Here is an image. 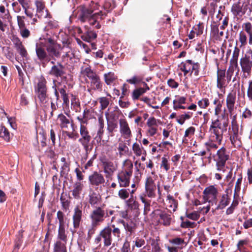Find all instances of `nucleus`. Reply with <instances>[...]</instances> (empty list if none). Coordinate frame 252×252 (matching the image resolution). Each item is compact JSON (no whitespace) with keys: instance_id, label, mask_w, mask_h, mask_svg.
I'll list each match as a JSON object with an SVG mask.
<instances>
[{"instance_id":"nucleus-19","label":"nucleus","mask_w":252,"mask_h":252,"mask_svg":"<svg viewBox=\"0 0 252 252\" xmlns=\"http://www.w3.org/2000/svg\"><path fill=\"white\" fill-rule=\"evenodd\" d=\"M156 186L152 177H148L145 182V190L149 197L154 198L156 196Z\"/></svg>"},{"instance_id":"nucleus-26","label":"nucleus","mask_w":252,"mask_h":252,"mask_svg":"<svg viewBox=\"0 0 252 252\" xmlns=\"http://www.w3.org/2000/svg\"><path fill=\"white\" fill-rule=\"evenodd\" d=\"M97 36L94 31L88 30L81 36V38L83 41L92 42L96 38Z\"/></svg>"},{"instance_id":"nucleus-12","label":"nucleus","mask_w":252,"mask_h":252,"mask_svg":"<svg viewBox=\"0 0 252 252\" xmlns=\"http://www.w3.org/2000/svg\"><path fill=\"white\" fill-rule=\"evenodd\" d=\"M242 71L245 77L250 75L252 68V61L249 56L245 54L240 61Z\"/></svg>"},{"instance_id":"nucleus-49","label":"nucleus","mask_w":252,"mask_h":252,"mask_svg":"<svg viewBox=\"0 0 252 252\" xmlns=\"http://www.w3.org/2000/svg\"><path fill=\"white\" fill-rule=\"evenodd\" d=\"M226 86V84L225 78H217V87L218 88L222 91L223 89L225 88Z\"/></svg>"},{"instance_id":"nucleus-28","label":"nucleus","mask_w":252,"mask_h":252,"mask_svg":"<svg viewBox=\"0 0 252 252\" xmlns=\"http://www.w3.org/2000/svg\"><path fill=\"white\" fill-rule=\"evenodd\" d=\"M83 184L80 182H76L73 185V189L72 190V195L76 199L80 197V194L83 188Z\"/></svg>"},{"instance_id":"nucleus-40","label":"nucleus","mask_w":252,"mask_h":252,"mask_svg":"<svg viewBox=\"0 0 252 252\" xmlns=\"http://www.w3.org/2000/svg\"><path fill=\"white\" fill-rule=\"evenodd\" d=\"M213 130V133L215 135V140L219 143H220L222 139L223 129L220 130L219 128H211Z\"/></svg>"},{"instance_id":"nucleus-10","label":"nucleus","mask_w":252,"mask_h":252,"mask_svg":"<svg viewBox=\"0 0 252 252\" xmlns=\"http://www.w3.org/2000/svg\"><path fill=\"white\" fill-rule=\"evenodd\" d=\"M35 52L37 59L42 64L50 62L47 51L43 46L42 42L36 43L35 45Z\"/></svg>"},{"instance_id":"nucleus-36","label":"nucleus","mask_w":252,"mask_h":252,"mask_svg":"<svg viewBox=\"0 0 252 252\" xmlns=\"http://www.w3.org/2000/svg\"><path fill=\"white\" fill-rule=\"evenodd\" d=\"M58 237L63 242L66 243L67 236L65 234L64 225H59Z\"/></svg>"},{"instance_id":"nucleus-21","label":"nucleus","mask_w":252,"mask_h":252,"mask_svg":"<svg viewBox=\"0 0 252 252\" xmlns=\"http://www.w3.org/2000/svg\"><path fill=\"white\" fill-rule=\"evenodd\" d=\"M80 134L81 137L78 139L79 143H90L92 137L86 126L80 125Z\"/></svg>"},{"instance_id":"nucleus-46","label":"nucleus","mask_w":252,"mask_h":252,"mask_svg":"<svg viewBox=\"0 0 252 252\" xmlns=\"http://www.w3.org/2000/svg\"><path fill=\"white\" fill-rule=\"evenodd\" d=\"M99 102L100 103V108L102 110L106 109L109 104V100L106 97H100Z\"/></svg>"},{"instance_id":"nucleus-44","label":"nucleus","mask_w":252,"mask_h":252,"mask_svg":"<svg viewBox=\"0 0 252 252\" xmlns=\"http://www.w3.org/2000/svg\"><path fill=\"white\" fill-rule=\"evenodd\" d=\"M129 191V189H121L118 192V195L121 199L125 200L128 197Z\"/></svg>"},{"instance_id":"nucleus-29","label":"nucleus","mask_w":252,"mask_h":252,"mask_svg":"<svg viewBox=\"0 0 252 252\" xmlns=\"http://www.w3.org/2000/svg\"><path fill=\"white\" fill-rule=\"evenodd\" d=\"M35 3L36 7V15L38 17L41 18L42 17L44 10H45V14L44 16L46 17L48 15L47 10L45 9V5L44 3L42 1L36 0L35 1Z\"/></svg>"},{"instance_id":"nucleus-56","label":"nucleus","mask_w":252,"mask_h":252,"mask_svg":"<svg viewBox=\"0 0 252 252\" xmlns=\"http://www.w3.org/2000/svg\"><path fill=\"white\" fill-rule=\"evenodd\" d=\"M247 35L244 32L241 31L239 33V41L241 43L240 47L245 46L247 44Z\"/></svg>"},{"instance_id":"nucleus-25","label":"nucleus","mask_w":252,"mask_h":252,"mask_svg":"<svg viewBox=\"0 0 252 252\" xmlns=\"http://www.w3.org/2000/svg\"><path fill=\"white\" fill-rule=\"evenodd\" d=\"M89 202L93 207H99L98 206L101 202V197L99 194L93 192L89 195Z\"/></svg>"},{"instance_id":"nucleus-2","label":"nucleus","mask_w":252,"mask_h":252,"mask_svg":"<svg viewBox=\"0 0 252 252\" xmlns=\"http://www.w3.org/2000/svg\"><path fill=\"white\" fill-rule=\"evenodd\" d=\"M47 82L43 75L37 77L34 84V91L39 100L42 104L47 103L48 98Z\"/></svg>"},{"instance_id":"nucleus-23","label":"nucleus","mask_w":252,"mask_h":252,"mask_svg":"<svg viewBox=\"0 0 252 252\" xmlns=\"http://www.w3.org/2000/svg\"><path fill=\"white\" fill-rule=\"evenodd\" d=\"M228 190L226 189L225 191V194H223L219 201V204L216 207L217 210H222L225 208L230 203V198L228 195Z\"/></svg>"},{"instance_id":"nucleus-11","label":"nucleus","mask_w":252,"mask_h":252,"mask_svg":"<svg viewBox=\"0 0 252 252\" xmlns=\"http://www.w3.org/2000/svg\"><path fill=\"white\" fill-rule=\"evenodd\" d=\"M58 121L59 125L61 129H68L69 126L70 125L72 129L75 131L73 121L69 115L67 114L66 116L61 113L58 116Z\"/></svg>"},{"instance_id":"nucleus-55","label":"nucleus","mask_w":252,"mask_h":252,"mask_svg":"<svg viewBox=\"0 0 252 252\" xmlns=\"http://www.w3.org/2000/svg\"><path fill=\"white\" fill-rule=\"evenodd\" d=\"M81 145L83 146L84 150H85V153L87 154H89L90 152L92 150L93 145V144L90 146V143H87V142H83V143H80Z\"/></svg>"},{"instance_id":"nucleus-58","label":"nucleus","mask_w":252,"mask_h":252,"mask_svg":"<svg viewBox=\"0 0 252 252\" xmlns=\"http://www.w3.org/2000/svg\"><path fill=\"white\" fill-rule=\"evenodd\" d=\"M195 226V222H191L188 220L183 221L181 224V227L184 228H193Z\"/></svg>"},{"instance_id":"nucleus-4","label":"nucleus","mask_w":252,"mask_h":252,"mask_svg":"<svg viewBox=\"0 0 252 252\" xmlns=\"http://www.w3.org/2000/svg\"><path fill=\"white\" fill-rule=\"evenodd\" d=\"M229 152L224 147L218 150L216 155L214 156V159L216 162V165L218 171L225 172L226 162L229 159Z\"/></svg>"},{"instance_id":"nucleus-45","label":"nucleus","mask_w":252,"mask_h":252,"mask_svg":"<svg viewBox=\"0 0 252 252\" xmlns=\"http://www.w3.org/2000/svg\"><path fill=\"white\" fill-rule=\"evenodd\" d=\"M121 252H131L130 247V241L128 237H126L125 242L121 248Z\"/></svg>"},{"instance_id":"nucleus-22","label":"nucleus","mask_w":252,"mask_h":252,"mask_svg":"<svg viewBox=\"0 0 252 252\" xmlns=\"http://www.w3.org/2000/svg\"><path fill=\"white\" fill-rule=\"evenodd\" d=\"M236 101V93H230L227 96L226 98V106L228 112L231 115H232V112L234 110V105Z\"/></svg>"},{"instance_id":"nucleus-9","label":"nucleus","mask_w":252,"mask_h":252,"mask_svg":"<svg viewBox=\"0 0 252 252\" xmlns=\"http://www.w3.org/2000/svg\"><path fill=\"white\" fill-rule=\"evenodd\" d=\"M151 216L159 217V222L165 226L170 225L172 221V217L170 213L160 209H156L152 212Z\"/></svg>"},{"instance_id":"nucleus-51","label":"nucleus","mask_w":252,"mask_h":252,"mask_svg":"<svg viewBox=\"0 0 252 252\" xmlns=\"http://www.w3.org/2000/svg\"><path fill=\"white\" fill-rule=\"evenodd\" d=\"M197 104L200 108L205 109L209 105L210 102L208 98H203L198 101Z\"/></svg>"},{"instance_id":"nucleus-24","label":"nucleus","mask_w":252,"mask_h":252,"mask_svg":"<svg viewBox=\"0 0 252 252\" xmlns=\"http://www.w3.org/2000/svg\"><path fill=\"white\" fill-rule=\"evenodd\" d=\"M193 62L190 60H188L185 62H182L179 66L180 69L184 72V76L190 72V75L192 74V66Z\"/></svg>"},{"instance_id":"nucleus-15","label":"nucleus","mask_w":252,"mask_h":252,"mask_svg":"<svg viewBox=\"0 0 252 252\" xmlns=\"http://www.w3.org/2000/svg\"><path fill=\"white\" fill-rule=\"evenodd\" d=\"M101 162L106 178H110L117 170V165L113 162L107 159L102 160Z\"/></svg>"},{"instance_id":"nucleus-7","label":"nucleus","mask_w":252,"mask_h":252,"mask_svg":"<svg viewBox=\"0 0 252 252\" xmlns=\"http://www.w3.org/2000/svg\"><path fill=\"white\" fill-rule=\"evenodd\" d=\"M250 4V0L247 1L241 2L239 1L234 3L231 7V12L235 16H242L245 14L247 11L249 9L250 12H252V8L249 7Z\"/></svg>"},{"instance_id":"nucleus-61","label":"nucleus","mask_w":252,"mask_h":252,"mask_svg":"<svg viewBox=\"0 0 252 252\" xmlns=\"http://www.w3.org/2000/svg\"><path fill=\"white\" fill-rule=\"evenodd\" d=\"M123 164L126 167V171H129L132 172L133 164L130 160H125Z\"/></svg>"},{"instance_id":"nucleus-3","label":"nucleus","mask_w":252,"mask_h":252,"mask_svg":"<svg viewBox=\"0 0 252 252\" xmlns=\"http://www.w3.org/2000/svg\"><path fill=\"white\" fill-rule=\"evenodd\" d=\"M81 73L86 76L91 81V88L94 91H102L103 83L101 82L99 76L94 72L90 66L81 69Z\"/></svg>"},{"instance_id":"nucleus-17","label":"nucleus","mask_w":252,"mask_h":252,"mask_svg":"<svg viewBox=\"0 0 252 252\" xmlns=\"http://www.w3.org/2000/svg\"><path fill=\"white\" fill-rule=\"evenodd\" d=\"M120 132L125 139H130L132 137V132L126 120L121 119L119 120Z\"/></svg>"},{"instance_id":"nucleus-48","label":"nucleus","mask_w":252,"mask_h":252,"mask_svg":"<svg viewBox=\"0 0 252 252\" xmlns=\"http://www.w3.org/2000/svg\"><path fill=\"white\" fill-rule=\"evenodd\" d=\"M39 135H41V139L40 140V145L38 146V150L41 152H43V151L45 150V148L47 146L46 142V138L43 134L39 133Z\"/></svg>"},{"instance_id":"nucleus-54","label":"nucleus","mask_w":252,"mask_h":252,"mask_svg":"<svg viewBox=\"0 0 252 252\" xmlns=\"http://www.w3.org/2000/svg\"><path fill=\"white\" fill-rule=\"evenodd\" d=\"M242 174L239 175V178L237 179V182L236 183L235 187V190H234V196L235 194L240 191L241 189V184L242 181Z\"/></svg>"},{"instance_id":"nucleus-5","label":"nucleus","mask_w":252,"mask_h":252,"mask_svg":"<svg viewBox=\"0 0 252 252\" xmlns=\"http://www.w3.org/2000/svg\"><path fill=\"white\" fill-rule=\"evenodd\" d=\"M93 11L85 5H81L77 7L76 17L80 22L84 23L94 18L95 15H93Z\"/></svg>"},{"instance_id":"nucleus-52","label":"nucleus","mask_w":252,"mask_h":252,"mask_svg":"<svg viewBox=\"0 0 252 252\" xmlns=\"http://www.w3.org/2000/svg\"><path fill=\"white\" fill-rule=\"evenodd\" d=\"M142 81V77L140 76H133L131 78L126 80V82L131 84H136L138 83L141 82Z\"/></svg>"},{"instance_id":"nucleus-60","label":"nucleus","mask_w":252,"mask_h":252,"mask_svg":"<svg viewBox=\"0 0 252 252\" xmlns=\"http://www.w3.org/2000/svg\"><path fill=\"white\" fill-rule=\"evenodd\" d=\"M57 219L59 220V225H64V214H63V213L61 211H59L57 212Z\"/></svg>"},{"instance_id":"nucleus-41","label":"nucleus","mask_w":252,"mask_h":252,"mask_svg":"<svg viewBox=\"0 0 252 252\" xmlns=\"http://www.w3.org/2000/svg\"><path fill=\"white\" fill-rule=\"evenodd\" d=\"M0 137L2 138L6 141H8L10 139V135L8 130L3 126H0Z\"/></svg>"},{"instance_id":"nucleus-64","label":"nucleus","mask_w":252,"mask_h":252,"mask_svg":"<svg viewBox=\"0 0 252 252\" xmlns=\"http://www.w3.org/2000/svg\"><path fill=\"white\" fill-rule=\"evenodd\" d=\"M247 96L249 100L252 102V80L249 82V87L247 91Z\"/></svg>"},{"instance_id":"nucleus-16","label":"nucleus","mask_w":252,"mask_h":252,"mask_svg":"<svg viewBox=\"0 0 252 252\" xmlns=\"http://www.w3.org/2000/svg\"><path fill=\"white\" fill-rule=\"evenodd\" d=\"M44 47L47 51L50 61L51 59L55 61L57 58L61 57V51L62 50L61 44H57L53 46H44Z\"/></svg>"},{"instance_id":"nucleus-35","label":"nucleus","mask_w":252,"mask_h":252,"mask_svg":"<svg viewBox=\"0 0 252 252\" xmlns=\"http://www.w3.org/2000/svg\"><path fill=\"white\" fill-rule=\"evenodd\" d=\"M117 177L121 187H126L129 186L130 183L129 178L126 177L125 175L120 174H118Z\"/></svg>"},{"instance_id":"nucleus-43","label":"nucleus","mask_w":252,"mask_h":252,"mask_svg":"<svg viewBox=\"0 0 252 252\" xmlns=\"http://www.w3.org/2000/svg\"><path fill=\"white\" fill-rule=\"evenodd\" d=\"M239 53L240 49L237 47L236 46L233 51V56L230 60V62L232 63L235 64L236 65H237V61L239 55Z\"/></svg>"},{"instance_id":"nucleus-6","label":"nucleus","mask_w":252,"mask_h":252,"mask_svg":"<svg viewBox=\"0 0 252 252\" xmlns=\"http://www.w3.org/2000/svg\"><path fill=\"white\" fill-rule=\"evenodd\" d=\"M108 213H105L102 207H96L90 215L92 220V224L93 226H96L102 222L105 218L108 217Z\"/></svg>"},{"instance_id":"nucleus-57","label":"nucleus","mask_w":252,"mask_h":252,"mask_svg":"<svg viewBox=\"0 0 252 252\" xmlns=\"http://www.w3.org/2000/svg\"><path fill=\"white\" fill-rule=\"evenodd\" d=\"M170 243L174 245H181L185 243L184 240L182 238L176 237L169 240Z\"/></svg>"},{"instance_id":"nucleus-31","label":"nucleus","mask_w":252,"mask_h":252,"mask_svg":"<svg viewBox=\"0 0 252 252\" xmlns=\"http://www.w3.org/2000/svg\"><path fill=\"white\" fill-rule=\"evenodd\" d=\"M23 234L22 231H19L18 234L16 235V238L15 240V245L13 251L12 252H17L20 248L21 244L23 242Z\"/></svg>"},{"instance_id":"nucleus-53","label":"nucleus","mask_w":252,"mask_h":252,"mask_svg":"<svg viewBox=\"0 0 252 252\" xmlns=\"http://www.w3.org/2000/svg\"><path fill=\"white\" fill-rule=\"evenodd\" d=\"M43 152H44L45 155L50 158H54L56 157V154L52 147H48L46 150Z\"/></svg>"},{"instance_id":"nucleus-14","label":"nucleus","mask_w":252,"mask_h":252,"mask_svg":"<svg viewBox=\"0 0 252 252\" xmlns=\"http://www.w3.org/2000/svg\"><path fill=\"white\" fill-rule=\"evenodd\" d=\"M218 191L214 186L211 185L206 188L203 190V199L205 201L211 202L217 201Z\"/></svg>"},{"instance_id":"nucleus-39","label":"nucleus","mask_w":252,"mask_h":252,"mask_svg":"<svg viewBox=\"0 0 252 252\" xmlns=\"http://www.w3.org/2000/svg\"><path fill=\"white\" fill-rule=\"evenodd\" d=\"M192 113L190 112H188L185 114H182L179 116V118L177 119V122L180 125H183L185 123V121L189 119L192 116Z\"/></svg>"},{"instance_id":"nucleus-47","label":"nucleus","mask_w":252,"mask_h":252,"mask_svg":"<svg viewBox=\"0 0 252 252\" xmlns=\"http://www.w3.org/2000/svg\"><path fill=\"white\" fill-rule=\"evenodd\" d=\"M232 131L234 135H238V125L236 121V116L235 115L233 117V119L231 122Z\"/></svg>"},{"instance_id":"nucleus-18","label":"nucleus","mask_w":252,"mask_h":252,"mask_svg":"<svg viewBox=\"0 0 252 252\" xmlns=\"http://www.w3.org/2000/svg\"><path fill=\"white\" fill-rule=\"evenodd\" d=\"M117 221L119 223L123 225L126 235L129 237L134 232L136 229V224L132 219L127 220L119 219Z\"/></svg>"},{"instance_id":"nucleus-33","label":"nucleus","mask_w":252,"mask_h":252,"mask_svg":"<svg viewBox=\"0 0 252 252\" xmlns=\"http://www.w3.org/2000/svg\"><path fill=\"white\" fill-rule=\"evenodd\" d=\"M71 108L76 112H77L80 109V103L79 99L76 95L71 94Z\"/></svg>"},{"instance_id":"nucleus-37","label":"nucleus","mask_w":252,"mask_h":252,"mask_svg":"<svg viewBox=\"0 0 252 252\" xmlns=\"http://www.w3.org/2000/svg\"><path fill=\"white\" fill-rule=\"evenodd\" d=\"M116 79L114 73L109 72L104 74V79L105 83L107 85H111Z\"/></svg>"},{"instance_id":"nucleus-27","label":"nucleus","mask_w":252,"mask_h":252,"mask_svg":"<svg viewBox=\"0 0 252 252\" xmlns=\"http://www.w3.org/2000/svg\"><path fill=\"white\" fill-rule=\"evenodd\" d=\"M66 86L63 85L59 88V91L61 94V98L63 99V105L65 107H68L69 104V100L68 94L66 92Z\"/></svg>"},{"instance_id":"nucleus-63","label":"nucleus","mask_w":252,"mask_h":252,"mask_svg":"<svg viewBox=\"0 0 252 252\" xmlns=\"http://www.w3.org/2000/svg\"><path fill=\"white\" fill-rule=\"evenodd\" d=\"M211 128H221V123L220 122L219 119L212 122L210 129L211 130Z\"/></svg>"},{"instance_id":"nucleus-38","label":"nucleus","mask_w":252,"mask_h":252,"mask_svg":"<svg viewBox=\"0 0 252 252\" xmlns=\"http://www.w3.org/2000/svg\"><path fill=\"white\" fill-rule=\"evenodd\" d=\"M107 119V130L108 131V134L111 136H113L114 135V130L115 128H117L118 125L114 121H109L108 118Z\"/></svg>"},{"instance_id":"nucleus-42","label":"nucleus","mask_w":252,"mask_h":252,"mask_svg":"<svg viewBox=\"0 0 252 252\" xmlns=\"http://www.w3.org/2000/svg\"><path fill=\"white\" fill-rule=\"evenodd\" d=\"M75 131H72L70 132L67 130H63L62 131V133L63 135H65L67 136L69 139H72L74 141L76 140L77 138L79 137V134L77 132H75Z\"/></svg>"},{"instance_id":"nucleus-59","label":"nucleus","mask_w":252,"mask_h":252,"mask_svg":"<svg viewBox=\"0 0 252 252\" xmlns=\"http://www.w3.org/2000/svg\"><path fill=\"white\" fill-rule=\"evenodd\" d=\"M104 133V130L103 128H99L97 132L96 136L94 138V139L96 141V142L97 143H100L102 138V135Z\"/></svg>"},{"instance_id":"nucleus-13","label":"nucleus","mask_w":252,"mask_h":252,"mask_svg":"<svg viewBox=\"0 0 252 252\" xmlns=\"http://www.w3.org/2000/svg\"><path fill=\"white\" fill-rule=\"evenodd\" d=\"M82 211L81 207H80L79 206H76L74 209V213L72 217L73 228H70V231L73 235L76 232L77 229L80 226V222L82 220Z\"/></svg>"},{"instance_id":"nucleus-1","label":"nucleus","mask_w":252,"mask_h":252,"mask_svg":"<svg viewBox=\"0 0 252 252\" xmlns=\"http://www.w3.org/2000/svg\"><path fill=\"white\" fill-rule=\"evenodd\" d=\"M122 233L120 229L116 227L115 224L105 227L99 232V235L94 240L96 244H100L101 240L103 241L104 246L108 247L112 244L113 241L117 242L122 239Z\"/></svg>"},{"instance_id":"nucleus-50","label":"nucleus","mask_w":252,"mask_h":252,"mask_svg":"<svg viewBox=\"0 0 252 252\" xmlns=\"http://www.w3.org/2000/svg\"><path fill=\"white\" fill-rule=\"evenodd\" d=\"M219 25L218 24L212 25L211 26V32L212 35L218 39L219 38Z\"/></svg>"},{"instance_id":"nucleus-8","label":"nucleus","mask_w":252,"mask_h":252,"mask_svg":"<svg viewBox=\"0 0 252 252\" xmlns=\"http://www.w3.org/2000/svg\"><path fill=\"white\" fill-rule=\"evenodd\" d=\"M89 183L91 187L97 189L105 183V179L101 171H94L89 176Z\"/></svg>"},{"instance_id":"nucleus-30","label":"nucleus","mask_w":252,"mask_h":252,"mask_svg":"<svg viewBox=\"0 0 252 252\" xmlns=\"http://www.w3.org/2000/svg\"><path fill=\"white\" fill-rule=\"evenodd\" d=\"M66 243L60 241H57L54 246L53 252H67Z\"/></svg>"},{"instance_id":"nucleus-32","label":"nucleus","mask_w":252,"mask_h":252,"mask_svg":"<svg viewBox=\"0 0 252 252\" xmlns=\"http://www.w3.org/2000/svg\"><path fill=\"white\" fill-rule=\"evenodd\" d=\"M127 206L131 210H138L139 209V203L133 198V196L131 195L130 197L126 201Z\"/></svg>"},{"instance_id":"nucleus-62","label":"nucleus","mask_w":252,"mask_h":252,"mask_svg":"<svg viewBox=\"0 0 252 252\" xmlns=\"http://www.w3.org/2000/svg\"><path fill=\"white\" fill-rule=\"evenodd\" d=\"M192 67V73H193L194 75L196 76H198L199 72V67L200 64L198 63H194L193 62V64Z\"/></svg>"},{"instance_id":"nucleus-20","label":"nucleus","mask_w":252,"mask_h":252,"mask_svg":"<svg viewBox=\"0 0 252 252\" xmlns=\"http://www.w3.org/2000/svg\"><path fill=\"white\" fill-rule=\"evenodd\" d=\"M64 66L61 63L57 62V64L54 65L51 67L49 72V74L57 78H62L65 74Z\"/></svg>"},{"instance_id":"nucleus-34","label":"nucleus","mask_w":252,"mask_h":252,"mask_svg":"<svg viewBox=\"0 0 252 252\" xmlns=\"http://www.w3.org/2000/svg\"><path fill=\"white\" fill-rule=\"evenodd\" d=\"M132 150L135 155L137 157L140 156L143 154V152H144L145 155H146V151L143 149L142 145L137 143H134L133 144Z\"/></svg>"}]
</instances>
